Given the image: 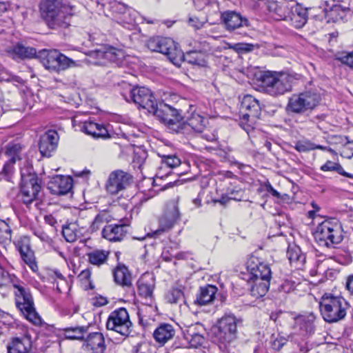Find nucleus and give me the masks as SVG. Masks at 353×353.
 <instances>
[{
    "label": "nucleus",
    "mask_w": 353,
    "mask_h": 353,
    "mask_svg": "<svg viewBox=\"0 0 353 353\" xmlns=\"http://www.w3.org/2000/svg\"><path fill=\"white\" fill-rule=\"evenodd\" d=\"M41 16L51 29L69 27L68 19L72 15L73 7L64 0H41Z\"/></svg>",
    "instance_id": "f257e3e1"
},
{
    "label": "nucleus",
    "mask_w": 353,
    "mask_h": 353,
    "mask_svg": "<svg viewBox=\"0 0 353 353\" xmlns=\"http://www.w3.org/2000/svg\"><path fill=\"white\" fill-rule=\"evenodd\" d=\"M349 307V303L345 299L332 294H325L319 302L321 314L323 319L330 323L343 319Z\"/></svg>",
    "instance_id": "f03ea898"
},
{
    "label": "nucleus",
    "mask_w": 353,
    "mask_h": 353,
    "mask_svg": "<svg viewBox=\"0 0 353 353\" xmlns=\"http://www.w3.org/2000/svg\"><path fill=\"white\" fill-rule=\"evenodd\" d=\"M15 304L25 318L37 326L42 325V319L37 312L33 298L26 285L21 281L14 283Z\"/></svg>",
    "instance_id": "7ed1b4c3"
},
{
    "label": "nucleus",
    "mask_w": 353,
    "mask_h": 353,
    "mask_svg": "<svg viewBox=\"0 0 353 353\" xmlns=\"http://www.w3.org/2000/svg\"><path fill=\"white\" fill-rule=\"evenodd\" d=\"M257 81L261 91L272 97L283 95L292 90L288 77L274 71L262 72Z\"/></svg>",
    "instance_id": "20e7f679"
},
{
    "label": "nucleus",
    "mask_w": 353,
    "mask_h": 353,
    "mask_svg": "<svg viewBox=\"0 0 353 353\" xmlns=\"http://www.w3.org/2000/svg\"><path fill=\"white\" fill-rule=\"evenodd\" d=\"M314 236L319 246L334 248L343 239V229L334 222H321L317 226Z\"/></svg>",
    "instance_id": "39448f33"
},
{
    "label": "nucleus",
    "mask_w": 353,
    "mask_h": 353,
    "mask_svg": "<svg viewBox=\"0 0 353 353\" xmlns=\"http://www.w3.org/2000/svg\"><path fill=\"white\" fill-rule=\"evenodd\" d=\"M39 57L45 68L51 72H59L79 66L75 61L55 49L43 50L39 52Z\"/></svg>",
    "instance_id": "423d86ee"
},
{
    "label": "nucleus",
    "mask_w": 353,
    "mask_h": 353,
    "mask_svg": "<svg viewBox=\"0 0 353 353\" xmlns=\"http://www.w3.org/2000/svg\"><path fill=\"white\" fill-rule=\"evenodd\" d=\"M320 99V95L314 92L306 91L294 94L289 98L285 110L288 114H301L313 110Z\"/></svg>",
    "instance_id": "0eeeda50"
},
{
    "label": "nucleus",
    "mask_w": 353,
    "mask_h": 353,
    "mask_svg": "<svg viewBox=\"0 0 353 353\" xmlns=\"http://www.w3.org/2000/svg\"><path fill=\"white\" fill-rule=\"evenodd\" d=\"M241 125L248 132L254 128L253 125L259 119L261 108L259 101L250 94L245 95L241 103Z\"/></svg>",
    "instance_id": "6e6552de"
},
{
    "label": "nucleus",
    "mask_w": 353,
    "mask_h": 353,
    "mask_svg": "<svg viewBox=\"0 0 353 353\" xmlns=\"http://www.w3.org/2000/svg\"><path fill=\"white\" fill-rule=\"evenodd\" d=\"M148 49L158 52L168 57L170 61L176 65L181 61L182 52L175 45L174 41L168 37H152L147 41Z\"/></svg>",
    "instance_id": "1a4fd4ad"
},
{
    "label": "nucleus",
    "mask_w": 353,
    "mask_h": 353,
    "mask_svg": "<svg viewBox=\"0 0 353 353\" xmlns=\"http://www.w3.org/2000/svg\"><path fill=\"white\" fill-rule=\"evenodd\" d=\"M157 118L173 132L179 133L183 117L181 112L170 105L163 102L157 103L154 110L151 111Z\"/></svg>",
    "instance_id": "9d476101"
},
{
    "label": "nucleus",
    "mask_w": 353,
    "mask_h": 353,
    "mask_svg": "<svg viewBox=\"0 0 353 353\" xmlns=\"http://www.w3.org/2000/svg\"><path fill=\"white\" fill-rule=\"evenodd\" d=\"M21 196L24 203L28 205L39 199L41 190V179L37 174L21 172Z\"/></svg>",
    "instance_id": "9b49d317"
},
{
    "label": "nucleus",
    "mask_w": 353,
    "mask_h": 353,
    "mask_svg": "<svg viewBox=\"0 0 353 353\" xmlns=\"http://www.w3.org/2000/svg\"><path fill=\"white\" fill-rule=\"evenodd\" d=\"M241 323L233 314H225L217 322L216 337L224 346H227L237 338V326Z\"/></svg>",
    "instance_id": "f8f14e48"
},
{
    "label": "nucleus",
    "mask_w": 353,
    "mask_h": 353,
    "mask_svg": "<svg viewBox=\"0 0 353 353\" xmlns=\"http://www.w3.org/2000/svg\"><path fill=\"white\" fill-rule=\"evenodd\" d=\"M21 145L19 143L11 142L5 147V155L8 160L4 163L0 171V181L14 183V164L17 160H20Z\"/></svg>",
    "instance_id": "ddd939ff"
},
{
    "label": "nucleus",
    "mask_w": 353,
    "mask_h": 353,
    "mask_svg": "<svg viewBox=\"0 0 353 353\" xmlns=\"http://www.w3.org/2000/svg\"><path fill=\"white\" fill-rule=\"evenodd\" d=\"M132 327V323L130 320L129 314L124 307L112 312L106 322L108 330L117 332L125 337L130 335Z\"/></svg>",
    "instance_id": "4468645a"
},
{
    "label": "nucleus",
    "mask_w": 353,
    "mask_h": 353,
    "mask_svg": "<svg viewBox=\"0 0 353 353\" xmlns=\"http://www.w3.org/2000/svg\"><path fill=\"white\" fill-rule=\"evenodd\" d=\"M133 179L132 175L122 170L112 172L106 184V190L111 194H116L128 187Z\"/></svg>",
    "instance_id": "2eb2a0df"
},
{
    "label": "nucleus",
    "mask_w": 353,
    "mask_h": 353,
    "mask_svg": "<svg viewBox=\"0 0 353 353\" xmlns=\"http://www.w3.org/2000/svg\"><path fill=\"white\" fill-rule=\"evenodd\" d=\"M130 97L139 108L146 109L150 113L157 103L152 91L145 87H134L130 90Z\"/></svg>",
    "instance_id": "dca6fc26"
},
{
    "label": "nucleus",
    "mask_w": 353,
    "mask_h": 353,
    "mask_svg": "<svg viewBox=\"0 0 353 353\" xmlns=\"http://www.w3.org/2000/svg\"><path fill=\"white\" fill-rule=\"evenodd\" d=\"M221 21L224 28L229 32H233L249 26L248 20L237 12L227 10L221 12Z\"/></svg>",
    "instance_id": "f3484780"
},
{
    "label": "nucleus",
    "mask_w": 353,
    "mask_h": 353,
    "mask_svg": "<svg viewBox=\"0 0 353 353\" xmlns=\"http://www.w3.org/2000/svg\"><path fill=\"white\" fill-rule=\"evenodd\" d=\"M105 347L104 336L98 332L89 334L83 344V349L86 353H103ZM106 353L115 352L109 350Z\"/></svg>",
    "instance_id": "a211bd4d"
},
{
    "label": "nucleus",
    "mask_w": 353,
    "mask_h": 353,
    "mask_svg": "<svg viewBox=\"0 0 353 353\" xmlns=\"http://www.w3.org/2000/svg\"><path fill=\"white\" fill-rule=\"evenodd\" d=\"M59 134L55 130H48L40 137L39 149L42 157H50L57 148Z\"/></svg>",
    "instance_id": "6ab92c4d"
},
{
    "label": "nucleus",
    "mask_w": 353,
    "mask_h": 353,
    "mask_svg": "<svg viewBox=\"0 0 353 353\" xmlns=\"http://www.w3.org/2000/svg\"><path fill=\"white\" fill-rule=\"evenodd\" d=\"M72 188V179L70 176L57 175L53 177L48 184V190L54 195H65Z\"/></svg>",
    "instance_id": "aec40b11"
},
{
    "label": "nucleus",
    "mask_w": 353,
    "mask_h": 353,
    "mask_svg": "<svg viewBox=\"0 0 353 353\" xmlns=\"http://www.w3.org/2000/svg\"><path fill=\"white\" fill-rule=\"evenodd\" d=\"M205 119L199 114H194L187 122L181 121L179 133L190 134L192 132L203 133L205 129Z\"/></svg>",
    "instance_id": "412c9836"
},
{
    "label": "nucleus",
    "mask_w": 353,
    "mask_h": 353,
    "mask_svg": "<svg viewBox=\"0 0 353 353\" xmlns=\"http://www.w3.org/2000/svg\"><path fill=\"white\" fill-rule=\"evenodd\" d=\"M311 8H304L297 3L291 8V12L289 16L292 25L296 28L303 27L308 19V11Z\"/></svg>",
    "instance_id": "4be33fe9"
},
{
    "label": "nucleus",
    "mask_w": 353,
    "mask_h": 353,
    "mask_svg": "<svg viewBox=\"0 0 353 353\" xmlns=\"http://www.w3.org/2000/svg\"><path fill=\"white\" fill-rule=\"evenodd\" d=\"M81 131L94 138H110V136L105 127L103 124L95 123L92 121H86L81 127Z\"/></svg>",
    "instance_id": "5701e85b"
},
{
    "label": "nucleus",
    "mask_w": 353,
    "mask_h": 353,
    "mask_svg": "<svg viewBox=\"0 0 353 353\" xmlns=\"http://www.w3.org/2000/svg\"><path fill=\"white\" fill-rule=\"evenodd\" d=\"M175 333V330L172 325L169 323H161L154 330L153 336L158 343L163 345L168 341L172 340Z\"/></svg>",
    "instance_id": "b1692460"
},
{
    "label": "nucleus",
    "mask_w": 353,
    "mask_h": 353,
    "mask_svg": "<svg viewBox=\"0 0 353 353\" xmlns=\"http://www.w3.org/2000/svg\"><path fill=\"white\" fill-rule=\"evenodd\" d=\"M17 249L20 253L23 261L35 272L38 269L35 261V257L33 251L30 249V245L27 241H20L17 244Z\"/></svg>",
    "instance_id": "393cba45"
},
{
    "label": "nucleus",
    "mask_w": 353,
    "mask_h": 353,
    "mask_svg": "<svg viewBox=\"0 0 353 353\" xmlns=\"http://www.w3.org/2000/svg\"><path fill=\"white\" fill-rule=\"evenodd\" d=\"M128 224H114L105 226L103 231V236L110 241H121L126 233Z\"/></svg>",
    "instance_id": "a878e982"
},
{
    "label": "nucleus",
    "mask_w": 353,
    "mask_h": 353,
    "mask_svg": "<svg viewBox=\"0 0 353 353\" xmlns=\"http://www.w3.org/2000/svg\"><path fill=\"white\" fill-rule=\"evenodd\" d=\"M217 288L212 285L201 287L194 303L199 305H205L211 303L215 299Z\"/></svg>",
    "instance_id": "bb28decb"
},
{
    "label": "nucleus",
    "mask_w": 353,
    "mask_h": 353,
    "mask_svg": "<svg viewBox=\"0 0 353 353\" xmlns=\"http://www.w3.org/2000/svg\"><path fill=\"white\" fill-rule=\"evenodd\" d=\"M31 349V342L26 338H12L7 345L8 353H30Z\"/></svg>",
    "instance_id": "cd10ccee"
},
{
    "label": "nucleus",
    "mask_w": 353,
    "mask_h": 353,
    "mask_svg": "<svg viewBox=\"0 0 353 353\" xmlns=\"http://www.w3.org/2000/svg\"><path fill=\"white\" fill-rule=\"evenodd\" d=\"M113 276L117 284L123 287L132 285V274L125 265L119 264L114 270Z\"/></svg>",
    "instance_id": "c85d7f7f"
},
{
    "label": "nucleus",
    "mask_w": 353,
    "mask_h": 353,
    "mask_svg": "<svg viewBox=\"0 0 353 353\" xmlns=\"http://www.w3.org/2000/svg\"><path fill=\"white\" fill-rule=\"evenodd\" d=\"M250 274L249 279L270 281L272 278V272L268 264L261 262L253 267H249Z\"/></svg>",
    "instance_id": "c756f323"
},
{
    "label": "nucleus",
    "mask_w": 353,
    "mask_h": 353,
    "mask_svg": "<svg viewBox=\"0 0 353 353\" xmlns=\"http://www.w3.org/2000/svg\"><path fill=\"white\" fill-rule=\"evenodd\" d=\"M182 218V213L179 206V199L168 202L163 212L164 221H178Z\"/></svg>",
    "instance_id": "7c9ffc66"
},
{
    "label": "nucleus",
    "mask_w": 353,
    "mask_h": 353,
    "mask_svg": "<svg viewBox=\"0 0 353 353\" xmlns=\"http://www.w3.org/2000/svg\"><path fill=\"white\" fill-rule=\"evenodd\" d=\"M250 294L255 299L264 296L270 288V281L248 279Z\"/></svg>",
    "instance_id": "2f4dec72"
},
{
    "label": "nucleus",
    "mask_w": 353,
    "mask_h": 353,
    "mask_svg": "<svg viewBox=\"0 0 353 353\" xmlns=\"http://www.w3.org/2000/svg\"><path fill=\"white\" fill-rule=\"evenodd\" d=\"M287 256L290 263L297 269L301 268L305 261V256L302 254L300 248L296 245L288 247Z\"/></svg>",
    "instance_id": "473e14b6"
},
{
    "label": "nucleus",
    "mask_w": 353,
    "mask_h": 353,
    "mask_svg": "<svg viewBox=\"0 0 353 353\" xmlns=\"http://www.w3.org/2000/svg\"><path fill=\"white\" fill-rule=\"evenodd\" d=\"M14 57L21 59H32L37 54V50L34 48L26 46L21 43H17L10 50Z\"/></svg>",
    "instance_id": "72a5a7b5"
},
{
    "label": "nucleus",
    "mask_w": 353,
    "mask_h": 353,
    "mask_svg": "<svg viewBox=\"0 0 353 353\" xmlns=\"http://www.w3.org/2000/svg\"><path fill=\"white\" fill-rule=\"evenodd\" d=\"M62 234L68 242H74L81 234L77 222H68L62 226Z\"/></svg>",
    "instance_id": "f704fd0d"
},
{
    "label": "nucleus",
    "mask_w": 353,
    "mask_h": 353,
    "mask_svg": "<svg viewBox=\"0 0 353 353\" xmlns=\"http://www.w3.org/2000/svg\"><path fill=\"white\" fill-rule=\"evenodd\" d=\"M5 263L6 259L3 256L0 257V288L7 287L10 284L14 287V283H19L20 281L5 270Z\"/></svg>",
    "instance_id": "c9c22d12"
},
{
    "label": "nucleus",
    "mask_w": 353,
    "mask_h": 353,
    "mask_svg": "<svg viewBox=\"0 0 353 353\" xmlns=\"http://www.w3.org/2000/svg\"><path fill=\"white\" fill-rule=\"evenodd\" d=\"M182 59L190 64L200 67H204L207 63L204 54L197 51H190L186 54L182 52L181 60Z\"/></svg>",
    "instance_id": "e433bc0d"
},
{
    "label": "nucleus",
    "mask_w": 353,
    "mask_h": 353,
    "mask_svg": "<svg viewBox=\"0 0 353 353\" xmlns=\"http://www.w3.org/2000/svg\"><path fill=\"white\" fill-rule=\"evenodd\" d=\"M294 148L299 152H307L310 150H314L316 149H319L321 150H327L332 153L334 152V150L332 148H327L325 146H323L321 145H316L309 140L298 141L295 143Z\"/></svg>",
    "instance_id": "4c0bfd02"
},
{
    "label": "nucleus",
    "mask_w": 353,
    "mask_h": 353,
    "mask_svg": "<svg viewBox=\"0 0 353 353\" xmlns=\"http://www.w3.org/2000/svg\"><path fill=\"white\" fill-rule=\"evenodd\" d=\"M88 327L76 326L68 327L63 329L64 336L66 339L72 340H82L84 334L88 332Z\"/></svg>",
    "instance_id": "58836bf2"
},
{
    "label": "nucleus",
    "mask_w": 353,
    "mask_h": 353,
    "mask_svg": "<svg viewBox=\"0 0 353 353\" xmlns=\"http://www.w3.org/2000/svg\"><path fill=\"white\" fill-rule=\"evenodd\" d=\"M185 339L190 344V347L194 348L201 346L205 341L203 336L196 332L192 327H189L185 333Z\"/></svg>",
    "instance_id": "ea45409f"
},
{
    "label": "nucleus",
    "mask_w": 353,
    "mask_h": 353,
    "mask_svg": "<svg viewBox=\"0 0 353 353\" xmlns=\"http://www.w3.org/2000/svg\"><path fill=\"white\" fill-rule=\"evenodd\" d=\"M154 288V284L153 281H148L143 278L138 281V292L140 296L148 299L152 298L153 294V290Z\"/></svg>",
    "instance_id": "a19ab883"
},
{
    "label": "nucleus",
    "mask_w": 353,
    "mask_h": 353,
    "mask_svg": "<svg viewBox=\"0 0 353 353\" xmlns=\"http://www.w3.org/2000/svg\"><path fill=\"white\" fill-rule=\"evenodd\" d=\"M125 57L124 52L112 46H105V59L107 61L119 64Z\"/></svg>",
    "instance_id": "79ce46f5"
},
{
    "label": "nucleus",
    "mask_w": 353,
    "mask_h": 353,
    "mask_svg": "<svg viewBox=\"0 0 353 353\" xmlns=\"http://www.w3.org/2000/svg\"><path fill=\"white\" fill-rule=\"evenodd\" d=\"M109 252L105 250H94L88 254V261L94 265L100 266L104 264L108 258Z\"/></svg>",
    "instance_id": "37998d69"
},
{
    "label": "nucleus",
    "mask_w": 353,
    "mask_h": 353,
    "mask_svg": "<svg viewBox=\"0 0 353 353\" xmlns=\"http://www.w3.org/2000/svg\"><path fill=\"white\" fill-rule=\"evenodd\" d=\"M321 170L323 172L336 171L339 174L348 178L353 179V174L345 172L343 167L338 163H334L331 161H327L324 165L321 167Z\"/></svg>",
    "instance_id": "c03bdc74"
},
{
    "label": "nucleus",
    "mask_w": 353,
    "mask_h": 353,
    "mask_svg": "<svg viewBox=\"0 0 353 353\" xmlns=\"http://www.w3.org/2000/svg\"><path fill=\"white\" fill-rule=\"evenodd\" d=\"M161 161L171 168H176L179 165L189 168L188 163L187 162L182 163L180 159L176 155H163L161 156Z\"/></svg>",
    "instance_id": "a18cd8bd"
},
{
    "label": "nucleus",
    "mask_w": 353,
    "mask_h": 353,
    "mask_svg": "<svg viewBox=\"0 0 353 353\" xmlns=\"http://www.w3.org/2000/svg\"><path fill=\"white\" fill-rule=\"evenodd\" d=\"M165 299L170 303H179L184 301V295L183 291L176 288H172L165 295Z\"/></svg>",
    "instance_id": "49530a36"
},
{
    "label": "nucleus",
    "mask_w": 353,
    "mask_h": 353,
    "mask_svg": "<svg viewBox=\"0 0 353 353\" xmlns=\"http://www.w3.org/2000/svg\"><path fill=\"white\" fill-rule=\"evenodd\" d=\"M255 46L252 43H238L235 44H228V48L232 49L239 54H246L253 51Z\"/></svg>",
    "instance_id": "de8ad7c7"
},
{
    "label": "nucleus",
    "mask_w": 353,
    "mask_h": 353,
    "mask_svg": "<svg viewBox=\"0 0 353 353\" xmlns=\"http://www.w3.org/2000/svg\"><path fill=\"white\" fill-rule=\"evenodd\" d=\"M226 192L228 196H230V199L234 201H241L244 196V191L241 188L234 187V188H228L226 190Z\"/></svg>",
    "instance_id": "09e8293b"
},
{
    "label": "nucleus",
    "mask_w": 353,
    "mask_h": 353,
    "mask_svg": "<svg viewBox=\"0 0 353 353\" xmlns=\"http://www.w3.org/2000/svg\"><path fill=\"white\" fill-rule=\"evenodd\" d=\"M105 46H101L100 48L97 49V60H88V62L94 65H105L106 59H105Z\"/></svg>",
    "instance_id": "8fccbe9b"
},
{
    "label": "nucleus",
    "mask_w": 353,
    "mask_h": 353,
    "mask_svg": "<svg viewBox=\"0 0 353 353\" xmlns=\"http://www.w3.org/2000/svg\"><path fill=\"white\" fill-rule=\"evenodd\" d=\"M0 239H11V228L7 222H0Z\"/></svg>",
    "instance_id": "3c124183"
},
{
    "label": "nucleus",
    "mask_w": 353,
    "mask_h": 353,
    "mask_svg": "<svg viewBox=\"0 0 353 353\" xmlns=\"http://www.w3.org/2000/svg\"><path fill=\"white\" fill-rule=\"evenodd\" d=\"M172 227V222H162V224L158 229L155 230L154 231H152V236L157 237L161 235L163 232L170 230Z\"/></svg>",
    "instance_id": "603ef678"
},
{
    "label": "nucleus",
    "mask_w": 353,
    "mask_h": 353,
    "mask_svg": "<svg viewBox=\"0 0 353 353\" xmlns=\"http://www.w3.org/2000/svg\"><path fill=\"white\" fill-rule=\"evenodd\" d=\"M272 17L276 20L285 19L287 18L285 8L279 5L274 13L272 14Z\"/></svg>",
    "instance_id": "864d4df0"
},
{
    "label": "nucleus",
    "mask_w": 353,
    "mask_h": 353,
    "mask_svg": "<svg viewBox=\"0 0 353 353\" xmlns=\"http://www.w3.org/2000/svg\"><path fill=\"white\" fill-rule=\"evenodd\" d=\"M190 26H192L195 30H199L203 26L204 23L201 21L196 17H190L188 21Z\"/></svg>",
    "instance_id": "5fc2aeb1"
},
{
    "label": "nucleus",
    "mask_w": 353,
    "mask_h": 353,
    "mask_svg": "<svg viewBox=\"0 0 353 353\" xmlns=\"http://www.w3.org/2000/svg\"><path fill=\"white\" fill-rule=\"evenodd\" d=\"M295 283L290 280H285L281 285V290L289 293L295 288Z\"/></svg>",
    "instance_id": "6e6d98bb"
},
{
    "label": "nucleus",
    "mask_w": 353,
    "mask_h": 353,
    "mask_svg": "<svg viewBox=\"0 0 353 353\" xmlns=\"http://www.w3.org/2000/svg\"><path fill=\"white\" fill-rule=\"evenodd\" d=\"M232 199L228 193L223 194L219 199L213 200L214 203H219L222 205H227Z\"/></svg>",
    "instance_id": "4d7b16f0"
},
{
    "label": "nucleus",
    "mask_w": 353,
    "mask_h": 353,
    "mask_svg": "<svg viewBox=\"0 0 353 353\" xmlns=\"http://www.w3.org/2000/svg\"><path fill=\"white\" fill-rule=\"evenodd\" d=\"M114 219V218H112L108 212L107 211H103L102 212H101L100 214H97L94 221H110L111 219Z\"/></svg>",
    "instance_id": "13d9d810"
},
{
    "label": "nucleus",
    "mask_w": 353,
    "mask_h": 353,
    "mask_svg": "<svg viewBox=\"0 0 353 353\" xmlns=\"http://www.w3.org/2000/svg\"><path fill=\"white\" fill-rule=\"evenodd\" d=\"M341 60L343 63L353 68V51L342 57Z\"/></svg>",
    "instance_id": "bf43d9fd"
},
{
    "label": "nucleus",
    "mask_w": 353,
    "mask_h": 353,
    "mask_svg": "<svg viewBox=\"0 0 353 353\" xmlns=\"http://www.w3.org/2000/svg\"><path fill=\"white\" fill-rule=\"evenodd\" d=\"M266 8L269 11L272 15L274 13L275 10H276V8L278 7L279 4L276 1H268L265 3Z\"/></svg>",
    "instance_id": "052dcab7"
},
{
    "label": "nucleus",
    "mask_w": 353,
    "mask_h": 353,
    "mask_svg": "<svg viewBox=\"0 0 353 353\" xmlns=\"http://www.w3.org/2000/svg\"><path fill=\"white\" fill-rule=\"evenodd\" d=\"M265 186L267 192L271 194L273 196H275L278 199L281 198V194L277 190H276L269 182L266 183Z\"/></svg>",
    "instance_id": "680f3d73"
},
{
    "label": "nucleus",
    "mask_w": 353,
    "mask_h": 353,
    "mask_svg": "<svg viewBox=\"0 0 353 353\" xmlns=\"http://www.w3.org/2000/svg\"><path fill=\"white\" fill-rule=\"evenodd\" d=\"M52 278L59 279L61 283H65L66 280L63 275L57 270H52L50 274Z\"/></svg>",
    "instance_id": "e2e57ef3"
},
{
    "label": "nucleus",
    "mask_w": 353,
    "mask_h": 353,
    "mask_svg": "<svg viewBox=\"0 0 353 353\" xmlns=\"http://www.w3.org/2000/svg\"><path fill=\"white\" fill-rule=\"evenodd\" d=\"M90 276H91V272L90 271V270L88 269H86V270H83L80 274H79V277L82 279V280H89V279L90 278Z\"/></svg>",
    "instance_id": "0e129e2a"
},
{
    "label": "nucleus",
    "mask_w": 353,
    "mask_h": 353,
    "mask_svg": "<svg viewBox=\"0 0 353 353\" xmlns=\"http://www.w3.org/2000/svg\"><path fill=\"white\" fill-rule=\"evenodd\" d=\"M346 288L350 294H353V276L348 278L346 283Z\"/></svg>",
    "instance_id": "69168bd1"
},
{
    "label": "nucleus",
    "mask_w": 353,
    "mask_h": 353,
    "mask_svg": "<svg viewBox=\"0 0 353 353\" xmlns=\"http://www.w3.org/2000/svg\"><path fill=\"white\" fill-rule=\"evenodd\" d=\"M202 138L206 139L208 141H214L215 140V137L212 134H206V133H201Z\"/></svg>",
    "instance_id": "338daca9"
},
{
    "label": "nucleus",
    "mask_w": 353,
    "mask_h": 353,
    "mask_svg": "<svg viewBox=\"0 0 353 353\" xmlns=\"http://www.w3.org/2000/svg\"><path fill=\"white\" fill-rule=\"evenodd\" d=\"M88 56L89 57V59L88 60H94V61L97 60V49L94 50L89 51L88 53Z\"/></svg>",
    "instance_id": "774afa93"
}]
</instances>
